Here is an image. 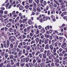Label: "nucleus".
<instances>
[{"mask_svg":"<svg viewBox=\"0 0 67 67\" xmlns=\"http://www.w3.org/2000/svg\"><path fill=\"white\" fill-rule=\"evenodd\" d=\"M60 5H61L62 9H64L65 8H66V6L64 5V3L63 2H62L60 3Z\"/></svg>","mask_w":67,"mask_h":67,"instance_id":"nucleus-1","label":"nucleus"},{"mask_svg":"<svg viewBox=\"0 0 67 67\" xmlns=\"http://www.w3.org/2000/svg\"><path fill=\"white\" fill-rule=\"evenodd\" d=\"M20 34L19 32L18 35H16V37L18 36V39L22 38V37L21 36H20Z\"/></svg>","mask_w":67,"mask_h":67,"instance_id":"nucleus-2","label":"nucleus"},{"mask_svg":"<svg viewBox=\"0 0 67 67\" xmlns=\"http://www.w3.org/2000/svg\"><path fill=\"white\" fill-rule=\"evenodd\" d=\"M49 6L51 8H54V3H51L49 4Z\"/></svg>","mask_w":67,"mask_h":67,"instance_id":"nucleus-3","label":"nucleus"},{"mask_svg":"<svg viewBox=\"0 0 67 67\" xmlns=\"http://www.w3.org/2000/svg\"><path fill=\"white\" fill-rule=\"evenodd\" d=\"M49 47L50 48V49L51 50H52L51 51V52L52 53H53V50H52L53 49V46H52V45H51L49 46Z\"/></svg>","mask_w":67,"mask_h":67,"instance_id":"nucleus-4","label":"nucleus"},{"mask_svg":"<svg viewBox=\"0 0 67 67\" xmlns=\"http://www.w3.org/2000/svg\"><path fill=\"white\" fill-rule=\"evenodd\" d=\"M66 43H64V44L62 45L61 47L62 48H65V47H66Z\"/></svg>","mask_w":67,"mask_h":67,"instance_id":"nucleus-5","label":"nucleus"},{"mask_svg":"<svg viewBox=\"0 0 67 67\" xmlns=\"http://www.w3.org/2000/svg\"><path fill=\"white\" fill-rule=\"evenodd\" d=\"M11 26V24H10V23H8L7 25V27H9V28Z\"/></svg>","mask_w":67,"mask_h":67,"instance_id":"nucleus-6","label":"nucleus"},{"mask_svg":"<svg viewBox=\"0 0 67 67\" xmlns=\"http://www.w3.org/2000/svg\"><path fill=\"white\" fill-rule=\"evenodd\" d=\"M10 62L11 63V65H14V62H13V60L11 59L10 60Z\"/></svg>","mask_w":67,"mask_h":67,"instance_id":"nucleus-7","label":"nucleus"},{"mask_svg":"<svg viewBox=\"0 0 67 67\" xmlns=\"http://www.w3.org/2000/svg\"><path fill=\"white\" fill-rule=\"evenodd\" d=\"M36 10L37 11H38V12H41V9L39 8L38 7L36 8Z\"/></svg>","mask_w":67,"mask_h":67,"instance_id":"nucleus-8","label":"nucleus"},{"mask_svg":"<svg viewBox=\"0 0 67 67\" xmlns=\"http://www.w3.org/2000/svg\"><path fill=\"white\" fill-rule=\"evenodd\" d=\"M26 62H28L30 60V58H27L25 59Z\"/></svg>","mask_w":67,"mask_h":67,"instance_id":"nucleus-9","label":"nucleus"},{"mask_svg":"<svg viewBox=\"0 0 67 67\" xmlns=\"http://www.w3.org/2000/svg\"><path fill=\"white\" fill-rule=\"evenodd\" d=\"M11 65H10V63H8L7 64L6 67H11Z\"/></svg>","mask_w":67,"mask_h":67,"instance_id":"nucleus-10","label":"nucleus"},{"mask_svg":"<svg viewBox=\"0 0 67 67\" xmlns=\"http://www.w3.org/2000/svg\"><path fill=\"white\" fill-rule=\"evenodd\" d=\"M49 48V46L48 44H47L46 45L45 49H48Z\"/></svg>","mask_w":67,"mask_h":67,"instance_id":"nucleus-11","label":"nucleus"},{"mask_svg":"<svg viewBox=\"0 0 67 67\" xmlns=\"http://www.w3.org/2000/svg\"><path fill=\"white\" fill-rule=\"evenodd\" d=\"M41 32L42 33H44L45 32V30H44V29H42L41 31Z\"/></svg>","mask_w":67,"mask_h":67,"instance_id":"nucleus-12","label":"nucleus"},{"mask_svg":"<svg viewBox=\"0 0 67 67\" xmlns=\"http://www.w3.org/2000/svg\"><path fill=\"white\" fill-rule=\"evenodd\" d=\"M4 56L5 58H7L8 57V54L7 53L5 54Z\"/></svg>","mask_w":67,"mask_h":67,"instance_id":"nucleus-13","label":"nucleus"},{"mask_svg":"<svg viewBox=\"0 0 67 67\" xmlns=\"http://www.w3.org/2000/svg\"><path fill=\"white\" fill-rule=\"evenodd\" d=\"M19 9L20 10H22L23 9V6H21L19 7Z\"/></svg>","mask_w":67,"mask_h":67,"instance_id":"nucleus-14","label":"nucleus"},{"mask_svg":"<svg viewBox=\"0 0 67 67\" xmlns=\"http://www.w3.org/2000/svg\"><path fill=\"white\" fill-rule=\"evenodd\" d=\"M13 57H14V56H13V55H11L9 56V58L10 59H13Z\"/></svg>","mask_w":67,"mask_h":67,"instance_id":"nucleus-15","label":"nucleus"},{"mask_svg":"<svg viewBox=\"0 0 67 67\" xmlns=\"http://www.w3.org/2000/svg\"><path fill=\"white\" fill-rule=\"evenodd\" d=\"M55 62H57L58 63H59V59H57L55 60Z\"/></svg>","mask_w":67,"mask_h":67,"instance_id":"nucleus-16","label":"nucleus"},{"mask_svg":"<svg viewBox=\"0 0 67 67\" xmlns=\"http://www.w3.org/2000/svg\"><path fill=\"white\" fill-rule=\"evenodd\" d=\"M36 34H38V33H40V31L38 29H37L36 32Z\"/></svg>","mask_w":67,"mask_h":67,"instance_id":"nucleus-17","label":"nucleus"},{"mask_svg":"<svg viewBox=\"0 0 67 67\" xmlns=\"http://www.w3.org/2000/svg\"><path fill=\"white\" fill-rule=\"evenodd\" d=\"M45 36L46 38H49L50 37V36L49 35H45Z\"/></svg>","mask_w":67,"mask_h":67,"instance_id":"nucleus-18","label":"nucleus"},{"mask_svg":"<svg viewBox=\"0 0 67 67\" xmlns=\"http://www.w3.org/2000/svg\"><path fill=\"white\" fill-rule=\"evenodd\" d=\"M56 51H57L56 49V48H54L53 50L54 53H55V52H56Z\"/></svg>","mask_w":67,"mask_h":67,"instance_id":"nucleus-19","label":"nucleus"},{"mask_svg":"<svg viewBox=\"0 0 67 67\" xmlns=\"http://www.w3.org/2000/svg\"><path fill=\"white\" fill-rule=\"evenodd\" d=\"M35 41L34 40H33L31 42V44L32 45V44H34V43H35Z\"/></svg>","mask_w":67,"mask_h":67,"instance_id":"nucleus-20","label":"nucleus"},{"mask_svg":"<svg viewBox=\"0 0 67 67\" xmlns=\"http://www.w3.org/2000/svg\"><path fill=\"white\" fill-rule=\"evenodd\" d=\"M28 23L30 25L31 24V23H32V22L31 21V20H29L28 21Z\"/></svg>","mask_w":67,"mask_h":67,"instance_id":"nucleus-21","label":"nucleus"},{"mask_svg":"<svg viewBox=\"0 0 67 67\" xmlns=\"http://www.w3.org/2000/svg\"><path fill=\"white\" fill-rule=\"evenodd\" d=\"M35 41L37 42H39V39H38V38H36L35 39Z\"/></svg>","mask_w":67,"mask_h":67,"instance_id":"nucleus-22","label":"nucleus"},{"mask_svg":"<svg viewBox=\"0 0 67 67\" xmlns=\"http://www.w3.org/2000/svg\"><path fill=\"white\" fill-rule=\"evenodd\" d=\"M47 56H49V54L50 53V50H48L47 51Z\"/></svg>","mask_w":67,"mask_h":67,"instance_id":"nucleus-23","label":"nucleus"},{"mask_svg":"<svg viewBox=\"0 0 67 67\" xmlns=\"http://www.w3.org/2000/svg\"><path fill=\"white\" fill-rule=\"evenodd\" d=\"M19 55L20 56H21L22 55V51H20L19 52Z\"/></svg>","mask_w":67,"mask_h":67,"instance_id":"nucleus-24","label":"nucleus"},{"mask_svg":"<svg viewBox=\"0 0 67 67\" xmlns=\"http://www.w3.org/2000/svg\"><path fill=\"white\" fill-rule=\"evenodd\" d=\"M54 1L57 4H58V2L56 0H54Z\"/></svg>","mask_w":67,"mask_h":67,"instance_id":"nucleus-25","label":"nucleus"},{"mask_svg":"<svg viewBox=\"0 0 67 67\" xmlns=\"http://www.w3.org/2000/svg\"><path fill=\"white\" fill-rule=\"evenodd\" d=\"M43 58H44V59H46V55L43 54Z\"/></svg>","mask_w":67,"mask_h":67,"instance_id":"nucleus-26","label":"nucleus"},{"mask_svg":"<svg viewBox=\"0 0 67 67\" xmlns=\"http://www.w3.org/2000/svg\"><path fill=\"white\" fill-rule=\"evenodd\" d=\"M36 60L35 59H34L33 61V64H34L36 63Z\"/></svg>","mask_w":67,"mask_h":67,"instance_id":"nucleus-27","label":"nucleus"},{"mask_svg":"<svg viewBox=\"0 0 67 67\" xmlns=\"http://www.w3.org/2000/svg\"><path fill=\"white\" fill-rule=\"evenodd\" d=\"M7 46H9L10 42H9V41H7Z\"/></svg>","mask_w":67,"mask_h":67,"instance_id":"nucleus-28","label":"nucleus"},{"mask_svg":"<svg viewBox=\"0 0 67 67\" xmlns=\"http://www.w3.org/2000/svg\"><path fill=\"white\" fill-rule=\"evenodd\" d=\"M3 63H2L1 64H0V67H3Z\"/></svg>","mask_w":67,"mask_h":67,"instance_id":"nucleus-29","label":"nucleus"},{"mask_svg":"<svg viewBox=\"0 0 67 67\" xmlns=\"http://www.w3.org/2000/svg\"><path fill=\"white\" fill-rule=\"evenodd\" d=\"M9 4H10V3H8L6 4V8H8V6L9 5Z\"/></svg>","mask_w":67,"mask_h":67,"instance_id":"nucleus-30","label":"nucleus"},{"mask_svg":"<svg viewBox=\"0 0 67 67\" xmlns=\"http://www.w3.org/2000/svg\"><path fill=\"white\" fill-rule=\"evenodd\" d=\"M44 51V48H42L40 49V51L41 52H43Z\"/></svg>","mask_w":67,"mask_h":67,"instance_id":"nucleus-31","label":"nucleus"},{"mask_svg":"<svg viewBox=\"0 0 67 67\" xmlns=\"http://www.w3.org/2000/svg\"><path fill=\"white\" fill-rule=\"evenodd\" d=\"M26 9H28L29 8V5H26L25 6Z\"/></svg>","mask_w":67,"mask_h":67,"instance_id":"nucleus-32","label":"nucleus"},{"mask_svg":"<svg viewBox=\"0 0 67 67\" xmlns=\"http://www.w3.org/2000/svg\"><path fill=\"white\" fill-rule=\"evenodd\" d=\"M55 66H59V64H58L57 63H55Z\"/></svg>","mask_w":67,"mask_h":67,"instance_id":"nucleus-33","label":"nucleus"},{"mask_svg":"<svg viewBox=\"0 0 67 67\" xmlns=\"http://www.w3.org/2000/svg\"><path fill=\"white\" fill-rule=\"evenodd\" d=\"M25 60L24 59H23L21 60V61L22 62H25Z\"/></svg>","mask_w":67,"mask_h":67,"instance_id":"nucleus-34","label":"nucleus"},{"mask_svg":"<svg viewBox=\"0 0 67 67\" xmlns=\"http://www.w3.org/2000/svg\"><path fill=\"white\" fill-rule=\"evenodd\" d=\"M10 46L11 48H13V44H10Z\"/></svg>","mask_w":67,"mask_h":67,"instance_id":"nucleus-35","label":"nucleus"},{"mask_svg":"<svg viewBox=\"0 0 67 67\" xmlns=\"http://www.w3.org/2000/svg\"><path fill=\"white\" fill-rule=\"evenodd\" d=\"M30 35L31 37H32L33 35V34L32 33H30Z\"/></svg>","mask_w":67,"mask_h":67,"instance_id":"nucleus-36","label":"nucleus"},{"mask_svg":"<svg viewBox=\"0 0 67 67\" xmlns=\"http://www.w3.org/2000/svg\"><path fill=\"white\" fill-rule=\"evenodd\" d=\"M9 31L11 32H12L13 31V30H12V28L9 29Z\"/></svg>","mask_w":67,"mask_h":67,"instance_id":"nucleus-37","label":"nucleus"},{"mask_svg":"<svg viewBox=\"0 0 67 67\" xmlns=\"http://www.w3.org/2000/svg\"><path fill=\"white\" fill-rule=\"evenodd\" d=\"M20 65V63L18 62L16 64V65L17 66H19V65Z\"/></svg>","mask_w":67,"mask_h":67,"instance_id":"nucleus-38","label":"nucleus"},{"mask_svg":"<svg viewBox=\"0 0 67 67\" xmlns=\"http://www.w3.org/2000/svg\"><path fill=\"white\" fill-rule=\"evenodd\" d=\"M13 60L15 62H17V61H16V59H15V58H14L13 59Z\"/></svg>","mask_w":67,"mask_h":67,"instance_id":"nucleus-39","label":"nucleus"},{"mask_svg":"<svg viewBox=\"0 0 67 67\" xmlns=\"http://www.w3.org/2000/svg\"><path fill=\"white\" fill-rule=\"evenodd\" d=\"M47 4V3H46V1H44L43 2V4L44 5H46Z\"/></svg>","mask_w":67,"mask_h":67,"instance_id":"nucleus-40","label":"nucleus"},{"mask_svg":"<svg viewBox=\"0 0 67 67\" xmlns=\"http://www.w3.org/2000/svg\"><path fill=\"white\" fill-rule=\"evenodd\" d=\"M42 40L40 39L39 42V44H41L42 43Z\"/></svg>","mask_w":67,"mask_h":67,"instance_id":"nucleus-41","label":"nucleus"},{"mask_svg":"<svg viewBox=\"0 0 67 67\" xmlns=\"http://www.w3.org/2000/svg\"><path fill=\"white\" fill-rule=\"evenodd\" d=\"M0 13L1 14H3V11L1 10L0 11Z\"/></svg>","mask_w":67,"mask_h":67,"instance_id":"nucleus-42","label":"nucleus"},{"mask_svg":"<svg viewBox=\"0 0 67 67\" xmlns=\"http://www.w3.org/2000/svg\"><path fill=\"white\" fill-rule=\"evenodd\" d=\"M29 55L30 57V58H31L32 57V54L31 53H29Z\"/></svg>","mask_w":67,"mask_h":67,"instance_id":"nucleus-43","label":"nucleus"},{"mask_svg":"<svg viewBox=\"0 0 67 67\" xmlns=\"http://www.w3.org/2000/svg\"><path fill=\"white\" fill-rule=\"evenodd\" d=\"M62 51H63V49L61 48H60L59 49V51L60 52H62Z\"/></svg>","mask_w":67,"mask_h":67,"instance_id":"nucleus-44","label":"nucleus"},{"mask_svg":"<svg viewBox=\"0 0 67 67\" xmlns=\"http://www.w3.org/2000/svg\"><path fill=\"white\" fill-rule=\"evenodd\" d=\"M17 23H16L15 24V26H16V29H18V26H17Z\"/></svg>","mask_w":67,"mask_h":67,"instance_id":"nucleus-45","label":"nucleus"},{"mask_svg":"<svg viewBox=\"0 0 67 67\" xmlns=\"http://www.w3.org/2000/svg\"><path fill=\"white\" fill-rule=\"evenodd\" d=\"M26 20V19H23V23H25V21Z\"/></svg>","mask_w":67,"mask_h":67,"instance_id":"nucleus-46","label":"nucleus"},{"mask_svg":"<svg viewBox=\"0 0 67 67\" xmlns=\"http://www.w3.org/2000/svg\"><path fill=\"white\" fill-rule=\"evenodd\" d=\"M41 66V64H38V67H40Z\"/></svg>","mask_w":67,"mask_h":67,"instance_id":"nucleus-47","label":"nucleus"},{"mask_svg":"<svg viewBox=\"0 0 67 67\" xmlns=\"http://www.w3.org/2000/svg\"><path fill=\"white\" fill-rule=\"evenodd\" d=\"M54 7H55V8H56V7L57 6V5H56V4L55 3H54Z\"/></svg>","mask_w":67,"mask_h":67,"instance_id":"nucleus-48","label":"nucleus"},{"mask_svg":"<svg viewBox=\"0 0 67 67\" xmlns=\"http://www.w3.org/2000/svg\"><path fill=\"white\" fill-rule=\"evenodd\" d=\"M66 61H63V65H65V64H66Z\"/></svg>","mask_w":67,"mask_h":67,"instance_id":"nucleus-49","label":"nucleus"},{"mask_svg":"<svg viewBox=\"0 0 67 67\" xmlns=\"http://www.w3.org/2000/svg\"><path fill=\"white\" fill-rule=\"evenodd\" d=\"M17 16L18 15H17L15 14L13 16V17L14 18H16L17 17Z\"/></svg>","mask_w":67,"mask_h":67,"instance_id":"nucleus-50","label":"nucleus"},{"mask_svg":"<svg viewBox=\"0 0 67 67\" xmlns=\"http://www.w3.org/2000/svg\"><path fill=\"white\" fill-rule=\"evenodd\" d=\"M47 43V40H45L44 41V44H46Z\"/></svg>","mask_w":67,"mask_h":67,"instance_id":"nucleus-51","label":"nucleus"},{"mask_svg":"<svg viewBox=\"0 0 67 67\" xmlns=\"http://www.w3.org/2000/svg\"><path fill=\"white\" fill-rule=\"evenodd\" d=\"M33 11H34V12H36V8H34L33 9Z\"/></svg>","mask_w":67,"mask_h":67,"instance_id":"nucleus-52","label":"nucleus"},{"mask_svg":"<svg viewBox=\"0 0 67 67\" xmlns=\"http://www.w3.org/2000/svg\"><path fill=\"white\" fill-rule=\"evenodd\" d=\"M51 66H54V63H52L51 64Z\"/></svg>","mask_w":67,"mask_h":67,"instance_id":"nucleus-53","label":"nucleus"},{"mask_svg":"<svg viewBox=\"0 0 67 67\" xmlns=\"http://www.w3.org/2000/svg\"><path fill=\"white\" fill-rule=\"evenodd\" d=\"M39 53V52L38 51L36 54V56H37L38 55V54Z\"/></svg>","mask_w":67,"mask_h":67,"instance_id":"nucleus-54","label":"nucleus"},{"mask_svg":"<svg viewBox=\"0 0 67 67\" xmlns=\"http://www.w3.org/2000/svg\"><path fill=\"white\" fill-rule=\"evenodd\" d=\"M17 53H18L17 52L15 51V53H14V55H17Z\"/></svg>","mask_w":67,"mask_h":67,"instance_id":"nucleus-55","label":"nucleus"},{"mask_svg":"<svg viewBox=\"0 0 67 67\" xmlns=\"http://www.w3.org/2000/svg\"><path fill=\"white\" fill-rule=\"evenodd\" d=\"M29 65L30 66V67H32V66H33V65H32V64H31V63H29Z\"/></svg>","mask_w":67,"mask_h":67,"instance_id":"nucleus-56","label":"nucleus"},{"mask_svg":"<svg viewBox=\"0 0 67 67\" xmlns=\"http://www.w3.org/2000/svg\"><path fill=\"white\" fill-rule=\"evenodd\" d=\"M21 66H22V67H23V66H24V63H22L21 64Z\"/></svg>","mask_w":67,"mask_h":67,"instance_id":"nucleus-57","label":"nucleus"},{"mask_svg":"<svg viewBox=\"0 0 67 67\" xmlns=\"http://www.w3.org/2000/svg\"><path fill=\"white\" fill-rule=\"evenodd\" d=\"M30 28H31V27H27V30H30Z\"/></svg>","mask_w":67,"mask_h":67,"instance_id":"nucleus-58","label":"nucleus"},{"mask_svg":"<svg viewBox=\"0 0 67 67\" xmlns=\"http://www.w3.org/2000/svg\"><path fill=\"white\" fill-rule=\"evenodd\" d=\"M44 37L43 35L41 37V39H43V38Z\"/></svg>","mask_w":67,"mask_h":67,"instance_id":"nucleus-59","label":"nucleus"},{"mask_svg":"<svg viewBox=\"0 0 67 67\" xmlns=\"http://www.w3.org/2000/svg\"><path fill=\"white\" fill-rule=\"evenodd\" d=\"M63 2L64 3H65V4H67V2L66 1H64Z\"/></svg>","mask_w":67,"mask_h":67,"instance_id":"nucleus-60","label":"nucleus"},{"mask_svg":"<svg viewBox=\"0 0 67 67\" xmlns=\"http://www.w3.org/2000/svg\"><path fill=\"white\" fill-rule=\"evenodd\" d=\"M29 2L30 3H31L32 2V0H29Z\"/></svg>","mask_w":67,"mask_h":67,"instance_id":"nucleus-61","label":"nucleus"},{"mask_svg":"<svg viewBox=\"0 0 67 67\" xmlns=\"http://www.w3.org/2000/svg\"><path fill=\"white\" fill-rule=\"evenodd\" d=\"M24 55H22L20 57V58H24Z\"/></svg>","mask_w":67,"mask_h":67,"instance_id":"nucleus-62","label":"nucleus"},{"mask_svg":"<svg viewBox=\"0 0 67 67\" xmlns=\"http://www.w3.org/2000/svg\"><path fill=\"white\" fill-rule=\"evenodd\" d=\"M66 52H67V47H66L64 48Z\"/></svg>","mask_w":67,"mask_h":67,"instance_id":"nucleus-63","label":"nucleus"},{"mask_svg":"<svg viewBox=\"0 0 67 67\" xmlns=\"http://www.w3.org/2000/svg\"><path fill=\"white\" fill-rule=\"evenodd\" d=\"M67 56V53H65L64 54V56L65 57L66 56Z\"/></svg>","mask_w":67,"mask_h":67,"instance_id":"nucleus-64","label":"nucleus"}]
</instances>
